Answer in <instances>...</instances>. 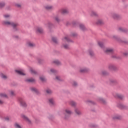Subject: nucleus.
<instances>
[{
	"mask_svg": "<svg viewBox=\"0 0 128 128\" xmlns=\"http://www.w3.org/2000/svg\"><path fill=\"white\" fill-rule=\"evenodd\" d=\"M2 24L4 26H12L13 28H16L18 26V23H14L8 20H4L2 22Z\"/></svg>",
	"mask_w": 128,
	"mask_h": 128,
	"instance_id": "nucleus-1",
	"label": "nucleus"
},
{
	"mask_svg": "<svg viewBox=\"0 0 128 128\" xmlns=\"http://www.w3.org/2000/svg\"><path fill=\"white\" fill-rule=\"evenodd\" d=\"M62 46L66 50H68L70 48V46L64 44L66 42H70V38L68 37V36H66L62 38Z\"/></svg>",
	"mask_w": 128,
	"mask_h": 128,
	"instance_id": "nucleus-2",
	"label": "nucleus"
},
{
	"mask_svg": "<svg viewBox=\"0 0 128 128\" xmlns=\"http://www.w3.org/2000/svg\"><path fill=\"white\" fill-rule=\"evenodd\" d=\"M72 114V112L70 110L67 108L64 110V118H68V116H70Z\"/></svg>",
	"mask_w": 128,
	"mask_h": 128,
	"instance_id": "nucleus-3",
	"label": "nucleus"
},
{
	"mask_svg": "<svg viewBox=\"0 0 128 128\" xmlns=\"http://www.w3.org/2000/svg\"><path fill=\"white\" fill-rule=\"evenodd\" d=\"M18 100L21 106H23L24 108H26V102H24V98H18Z\"/></svg>",
	"mask_w": 128,
	"mask_h": 128,
	"instance_id": "nucleus-4",
	"label": "nucleus"
},
{
	"mask_svg": "<svg viewBox=\"0 0 128 128\" xmlns=\"http://www.w3.org/2000/svg\"><path fill=\"white\" fill-rule=\"evenodd\" d=\"M103 50L106 54H112L114 52V49L112 48H104Z\"/></svg>",
	"mask_w": 128,
	"mask_h": 128,
	"instance_id": "nucleus-5",
	"label": "nucleus"
},
{
	"mask_svg": "<svg viewBox=\"0 0 128 128\" xmlns=\"http://www.w3.org/2000/svg\"><path fill=\"white\" fill-rule=\"evenodd\" d=\"M108 68L110 70H118V67L114 64H110L108 65Z\"/></svg>",
	"mask_w": 128,
	"mask_h": 128,
	"instance_id": "nucleus-6",
	"label": "nucleus"
},
{
	"mask_svg": "<svg viewBox=\"0 0 128 128\" xmlns=\"http://www.w3.org/2000/svg\"><path fill=\"white\" fill-rule=\"evenodd\" d=\"M21 116L22 118H24V120L28 124H32V121L30 120V119L28 117H26V116L25 115L22 114Z\"/></svg>",
	"mask_w": 128,
	"mask_h": 128,
	"instance_id": "nucleus-7",
	"label": "nucleus"
},
{
	"mask_svg": "<svg viewBox=\"0 0 128 128\" xmlns=\"http://www.w3.org/2000/svg\"><path fill=\"white\" fill-rule=\"evenodd\" d=\"M80 72L82 74L90 72V68H81L79 70Z\"/></svg>",
	"mask_w": 128,
	"mask_h": 128,
	"instance_id": "nucleus-8",
	"label": "nucleus"
},
{
	"mask_svg": "<svg viewBox=\"0 0 128 128\" xmlns=\"http://www.w3.org/2000/svg\"><path fill=\"white\" fill-rule=\"evenodd\" d=\"M15 72L16 74H20V76H26V73L22 70H16Z\"/></svg>",
	"mask_w": 128,
	"mask_h": 128,
	"instance_id": "nucleus-9",
	"label": "nucleus"
},
{
	"mask_svg": "<svg viewBox=\"0 0 128 128\" xmlns=\"http://www.w3.org/2000/svg\"><path fill=\"white\" fill-rule=\"evenodd\" d=\"M120 16V14L116 13H112L111 14V18H114V20H118Z\"/></svg>",
	"mask_w": 128,
	"mask_h": 128,
	"instance_id": "nucleus-10",
	"label": "nucleus"
},
{
	"mask_svg": "<svg viewBox=\"0 0 128 128\" xmlns=\"http://www.w3.org/2000/svg\"><path fill=\"white\" fill-rule=\"evenodd\" d=\"M114 96L115 98H120L121 100L124 98V96L120 94H118V93L114 94Z\"/></svg>",
	"mask_w": 128,
	"mask_h": 128,
	"instance_id": "nucleus-11",
	"label": "nucleus"
},
{
	"mask_svg": "<svg viewBox=\"0 0 128 128\" xmlns=\"http://www.w3.org/2000/svg\"><path fill=\"white\" fill-rule=\"evenodd\" d=\"M48 104H50L51 106H54V98H49L48 99Z\"/></svg>",
	"mask_w": 128,
	"mask_h": 128,
	"instance_id": "nucleus-12",
	"label": "nucleus"
},
{
	"mask_svg": "<svg viewBox=\"0 0 128 128\" xmlns=\"http://www.w3.org/2000/svg\"><path fill=\"white\" fill-rule=\"evenodd\" d=\"M80 28L81 30H83V32H84V30H86V26H84V24H80Z\"/></svg>",
	"mask_w": 128,
	"mask_h": 128,
	"instance_id": "nucleus-13",
	"label": "nucleus"
},
{
	"mask_svg": "<svg viewBox=\"0 0 128 128\" xmlns=\"http://www.w3.org/2000/svg\"><path fill=\"white\" fill-rule=\"evenodd\" d=\"M112 118L113 120H120L122 118V116L118 114L114 115Z\"/></svg>",
	"mask_w": 128,
	"mask_h": 128,
	"instance_id": "nucleus-14",
	"label": "nucleus"
},
{
	"mask_svg": "<svg viewBox=\"0 0 128 128\" xmlns=\"http://www.w3.org/2000/svg\"><path fill=\"white\" fill-rule=\"evenodd\" d=\"M61 12L63 14H68V10L66 8H62L61 10Z\"/></svg>",
	"mask_w": 128,
	"mask_h": 128,
	"instance_id": "nucleus-15",
	"label": "nucleus"
},
{
	"mask_svg": "<svg viewBox=\"0 0 128 128\" xmlns=\"http://www.w3.org/2000/svg\"><path fill=\"white\" fill-rule=\"evenodd\" d=\"M98 100L99 102H101V104H106V100L102 98H98Z\"/></svg>",
	"mask_w": 128,
	"mask_h": 128,
	"instance_id": "nucleus-16",
	"label": "nucleus"
},
{
	"mask_svg": "<svg viewBox=\"0 0 128 128\" xmlns=\"http://www.w3.org/2000/svg\"><path fill=\"white\" fill-rule=\"evenodd\" d=\"M53 63L55 64H56L57 66H60L62 65V62H60V60H54L53 61Z\"/></svg>",
	"mask_w": 128,
	"mask_h": 128,
	"instance_id": "nucleus-17",
	"label": "nucleus"
},
{
	"mask_svg": "<svg viewBox=\"0 0 128 128\" xmlns=\"http://www.w3.org/2000/svg\"><path fill=\"white\" fill-rule=\"evenodd\" d=\"M74 112L78 116H80V114H82V112H80V110L78 108H75Z\"/></svg>",
	"mask_w": 128,
	"mask_h": 128,
	"instance_id": "nucleus-18",
	"label": "nucleus"
},
{
	"mask_svg": "<svg viewBox=\"0 0 128 128\" xmlns=\"http://www.w3.org/2000/svg\"><path fill=\"white\" fill-rule=\"evenodd\" d=\"M36 32L38 34H43L44 33V30L40 28H38L36 29Z\"/></svg>",
	"mask_w": 128,
	"mask_h": 128,
	"instance_id": "nucleus-19",
	"label": "nucleus"
},
{
	"mask_svg": "<svg viewBox=\"0 0 128 128\" xmlns=\"http://www.w3.org/2000/svg\"><path fill=\"white\" fill-rule=\"evenodd\" d=\"M69 104L72 106H76V103L74 101L71 100L69 102Z\"/></svg>",
	"mask_w": 128,
	"mask_h": 128,
	"instance_id": "nucleus-20",
	"label": "nucleus"
},
{
	"mask_svg": "<svg viewBox=\"0 0 128 128\" xmlns=\"http://www.w3.org/2000/svg\"><path fill=\"white\" fill-rule=\"evenodd\" d=\"M118 108H121V110L126 108V107L122 104H118Z\"/></svg>",
	"mask_w": 128,
	"mask_h": 128,
	"instance_id": "nucleus-21",
	"label": "nucleus"
},
{
	"mask_svg": "<svg viewBox=\"0 0 128 128\" xmlns=\"http://www.w3.org/2000/svg\"><path fill=\"white\" fill-rule=\"evenodd\" d=\"M90 15L91 16H98V14L96 13V12L94 11L91 12L90 13Z\"/></svg>",
	"mask_w": 128,
	"mask_h": 128,
	"instance_id": "nucleus-22",
	"label": "nucleus"
},
{
	"mask_svg": "<svg viewBox=\"0 0 128 128\" xmlns=\"http://www.w3.org/2000/svg\"><path fill=\"white\" fill-rule=\"evenodd\" d=\"M26 45L28 48H32V42L30 41H28L27 42Z\"/></svg>",
	"mask_w": 128,
	"mask_h": 128,
	"instance_id": "nucleus-23",
	"label": "nucleus"
},
{
	"mask_svg": "<svg viewBox=\"0 0 128 128\" xmlns=\"http://www.w3.org/2000/svg\"><path fill=\"white\" fill-rule=\"evenodd\" d=\"M9 92H10V96H16V92H14V90H10Z\"/></svg>",
	"mask_w": 128,
	"mask_h": 128,
	"instance_id": "nucleus-24",
	"label": "nucleus"
},
{
	"mask_svg": "<svg viewBox=\"0 0 128 128\" xmlns=\"http://www.w3.org/2000/svg\"><path fill=\"white\" fill-rule=\"evenodd\" d=\"M40 80H41V82H46V78H44V76H40Z\"/></svg>",
	"mask_w": 128,
	"mask_h": 128,
	"instance_id": "nucleus-25",
	"label": "nucleus"
},
{
	"mask_svg": "<svg viewBox=\"0 0 128 128\" xmlns=\"http://www.w3.org/2000/svg\"><path fill=\"white\" fill-rule=\"evenodd\" d=\"M0 98H8V95L5 93H0Z\"/></svg>",
	"mask_w": 128,
	"mask_h": 128,
	"instance_id": "nucleus-26",
	"label": "nucleus"
},
{
	"mask_svg": "<svg viewBox=\"0 0 128 128\" xmlns=\"http://www.w3.org/2000/svg\"><path fill=\"white\" fill-rule=\"evenodd\" d=\"M97 24H104V21L102 20H98L96 22Z\"/></svg>",
	"mask_w": 128,
	"mask_h": 128,
	"instance_id": "nucleus-27",
	"label": "nucleus"
},
{
	"mask_svg": "<svg viewBox=\"0 0 128 128\" xmlns=\"http://www.w3.org/2000/svg\"><path fill=\"white\" fill-rule=\"evenodd\" d=\"M32 92H34V94H39L40 92H38V89H36V88H32Z\"/></svg>",
	"mask_w": 128,
	"mask_h": 128,
	"instance_id": "nucleus-28",
	"label": "nucleus"
},
{
	"mask_svg": "<svg viewBox=\"0 0 128 128\" xmlns=\"http://www.w3.org/2000/svg\"><path fill=\"white\" fill-rule=\"evenodd\" d=\"M52 40L54 42V44H58V39L56 37H52Z\"/></svg>",
	"mask_w": 128,
	"mask_h": 128,
	"instance_id": "nucleus-29",
	"label": "nucleus"
},
{
	"mask_svg": "<svg viewBox=\"0 0 128 128\" xmlns=\"http://www.w3.org/2000/svg\"><path fill=\"white\" fill-rule=\"evenodd\" d=\"M45 8H46V10H52V8H54V7L52 6H45Z\"/></svg>",
	"mask_w": 128,
	"mask_h": 128,
	"instance_id": "nucleus-30",
	"label": "nucleus"
},
{
	"mask_svg": "<svg viewBox=\"0 0 128 128\" xmlns=\"http://www.w3.org/2000/svg\"><path fill=\"white\" fill-rule=\"evenodd\" d=\"M98 44L100 48H104V43L102 42H98Z\"/></svg>",
	"mask_w": 128,
	"mask_h": 128,
	"instance_id": "nucleus-31",
	"label": "nucleus"
},
{
	"mask_svg": "<svg viewBox=\"0 0 128 128\" xmlns=\"http://www.w3.org/2000/svg\"><path fill=\"white\" fill-rule=\"evenodd\" d=\"M0 76L4 80H6L8 78V76H6L4 74H0Z\"/></svg>",
	"mask_w": 128,
	"mask_h": 128,
	"instance_id": "nucleus-32",
	"label": "nucleus"
},
{
	"mask_svg": "<svg viewBox=\"0 0 128 128\" xmlns=\"http://www.w3.org/2000/svg\"><path fill=\"white\" fill-rule=\"evenodd\" d=\"M118 30H119V32H126V29L124 28H122V27H120V28H118Z\"/></svg>",
	"mask_w": 128,
	"mask_h": 128,
	"instance_id": "nucleus-33",
	"label": "nucleus"
},
{
	"mask_svg": "<svg viewBox=\"0 0 128 128\" xmlns=\"http://www.w3.org/2000/svg\"><path fill=\"white\" fill-rule=\"evenodd\" d=\"M6 6V4L4 2H0V8H2Z\"/></svg>",
	"mask_w": 128,
	"mask_h": 128,
	"instance_id": "nucleus-34",
	"label": "nucleus"
},
{
	"mask_svg": "<svg viewBox=\"0 0 128 128\" xmlns=\"http://www.w3.org/2000/svg\"><path fill=\"white\" fill-rule=\"evenodd\" d=\"M56 80L58 82L62 80V78H60V76H56Z\"/></svg>",
	"mask_w": 128,
	"mask_h": 128,
	"instance_id": "nucleus-35",
	"label": "nucleus"
},
{
	"mask_svg": "<svg viewBox=\"0 0 128 128\" xmlns=\"http://www.w3.org/2000/svg\"><path fill=\"white\" fill-rule=\"evenodd\" d=\"M55 72H56V71L54 69H50V74H55Z\"/></svg>",
	"mask_w": 128,
	"mask_h": 128,
	"instance_id": "nucleus-36",
	"label": "nucleus"
},
{
	"mask_svg": "<svg viewBox=\"0 0 128 128\" xmlns=\"http://www.w3.org/2000/svg\"><path fill=\"white\" fill-rule=\"evenodd\" d=\"M26 82H32V78H28L26 80Z\"/></svg>",
	"mask_w": 128,
	"mask_h": 128,
	"instance_id": "nucleus-37",
	"label": "nucleus"
},
{
	"mask_svg": "<svg viewBox=\"0 0 128 128\" xmlns=\"http://www.w3.org/2000/svg\"><path fill=\"white\" fill-rule=\"evenodd\" d=\"M14 126L16 128H22V126L20 125V124L18 123H16L14 124Z\"/></svg>",
	"mask_w": 128,
	"mask_h": 128,
	"instance_id": "nucleus-38",
	"label": "nucleus"
},
{
	"mask_svg": "<svg viewBox=\"0 0 128 128\" xmlns=\"http://www.w3.org/2000/svg\"><path fill=\"white\" fill-rule=\"evenodd\" d=\"M4 18H10V15L8 14H4Z\"/></svg>",
	"mask_w": 128,
	"mask_h": 128,
	"instance_id": "nucleus-39",
	"label": "nucleus"
},
{
	"mask_svg": "<svg viewBox=\"0 0 128 128\" xmlns=\"http://www.w3.org/2000/svg\"><path fill=\"white\" fill-rule=\"evenodd\" d=\"M89 54L91 56H94V54L92 50H89Z\"/></svg>",
	"mask_w": 128,
	"mask_h": 128,
	"instance_id": "nucleus-40",
	"label": "nucleus"
},
{
	"mask_svg": "<svg viewBox=\"0 0 128 128\" xmlns=\"http://www.w3.org/2000/svg\"><path fill=\"white\" fill-rule=\"evenodd\" d=\"M72 86H78V83L74 81L72 83Z\"/></svg>",
	"mask_w": 128,
	"mask_h": 128,
	"instance_id": "nucleus-41",
	"label": "nucleus"
},
{
	"mask_svg": "<svg viewBox=\"0 0 128 128\" xmlns=\"http://www.w3.org/2000/svg\"><path fill=\"white\" fill-rule=\"evenodd\" d=\"M46 92L47 94H52V90H50V89H48L46 90Z\"/></svg>",
	"mask_w": 128,
	"mask_h": 128,
	"instance_id": "nucleus-42",
	"label": "nucleus"
},
{
	"mask_svg": "<svg viewBox=\"0 0 128 128\" xmlns=\"http://www.w3.org/2000/svg\"><path fill=\"white\" fill-rule=\"evenodd\" d=\"M38 62L40 64H42V62H44V60H42V59H38Z\"/></svg>",
	"mask_w": 128,
	"mask_h": 128,
	"instance_id": "nucleus-43",
	"label": "nucleus"
},
{
	"mask_svg": "<svg viewBox=\"0 0 128 128\" xmlns=\"http://www.w3.org/2000/svg\"><path fill=\"white\" fill-rule=\"evenodd\" d=\"M55 20H56V22H60V18H58V16H56L55 17Z\"/></svg>",
	"mask_w": 128,
	"mask_h": 128,
	"instance_id": "nucleus-44",
	"label": "nucleus"
},
{
	"mask_svg": "<svg viewBox=\"0 0 128 128\" xmlns=\"http://www.w3.org/2000/svg\"><path fill=\"white\" fill-rule=\"evenodd\" d=\"M112 38H114V40H118V36H113Z\"/></svg>",
	"mask_w": 128,
	"mask_h": 128,
	"instance_id": "nucleus-45",
	"label": "nucleus"
},
{
	"mask_svg": "<svg viewBox=\"0 0 128 128\" xmlns=\"http://www.w3.org/2000/svg\"><path fill=\"white\" fill-rule=\"evenodd\" d=\"M102 74H103L104 76H106V74L107 72L106 71V70H103L102 72Z\"/></svg>",
	"mask_w": 128,
	"mask_h": 128,
	"instance_id": "nucleus-46",
	"label": "nucleus"
},
{
	"mask_svg": "<svg viewBox=\"0 0 128 128\" xmlns=\"http://www.w3.org/2000/svg\"><path fill=\"white\" fill-rule=\"evenodd\" d=\"M17 8H20V6H22V5H20V4H15Z\"/></svg>",
	"mask_w": 128,
	"mask_h": 128,
	"instance_id": "nucleus-47",
	"label": "nucleus"
},
{
	"mask_svg": "<svg viewBox=\"0 0 128 128\" xmlns=\"http://www.w3.org/2000/svg\"><path fill=\"white\" fill-rule=\"evenodd\" d=\"M50 26H52V23L50 22H48V24H46V26H48V28H50Z\"/></svg>",
	"mask_w": 128,
	"mask_h": 128,
	"instance_id": "nucleus-48",
	"label": "nucleus"
},
{
	"mask_svg": "<svg viewBox=\"0 0 128 128\" xmlns=\"http://www.w3.org/2000/svg\"><path fill=\"white\" fill-rule=\"evenodd\" d=\"M78 36V34H76V33H72V36Z\"/></svg>",
	"mask_w": 128,
	"mask_h": 128,
	"instance_id": "nucleus-49",
	"label": "nucleus"
},
{
	"mask_svg": "<svg viewBox=\"0 0 128 128\" xmlns=\"http://www.w3.org/2000/svg\"><path fill=\"white\" fill-rule=\"evenodd\" d=\"M32 74H37L36 71L33 70Z\"/></svg>",
	"mask_w": 128,
	"mask_h": 128,
	"instance_id": "nucleus-50",
	"label": "nucleus"
},
{
	"mask_svg": "<svg viewBox=\"0 0 128 128\" xmlns=\"http://www.w3.org/2000/svg\"><path fill=\"white\" fill-rule=\"evenodd\" d=\"M91 128H96V125L94 124H92L90 125Z\"/></svg>",
	"mask_w": 128,
	"mask_h": 128,
	"instance_id": "nucleus-51",
	"label": "nucleus"
},
{
	"mask_svg": "<svg viewBox=\"0 0 128 128\" xmlns=\"http://www.w3.org/2000/svg\"><path fill=\"white\" fill-rule=\"evenodd\" d=\"M124 56H128V52H124Z\"/></svg>",
	"mask_w": 128,
	"mask_h": 128,
	"instance_id": "nucleus-52",
	"label": "nucleus"
},
{
	"mask_svg": "<svg viewBox=\"0 0 128 128\" xmlns=\"http://www.w3.org/2000/svg\"><path fill=\"white\" fill-rule=\"evenodd\" d=\"M4 104V101L0 100V104Z\"/></svg>",
	"mask_w": 128,
	"mask_h": 128,
	"instance_id": "nucleus-53",
	"label": "nucleus"
},
{
	"mask_svg": "<svg viewBox=\"0 0 128 128\" xmlns=\"http://www.w3.org/2000/svg\"><path fill=\"white\" fill-rule=\"evenodd\" d=\"M14 38H16H16H18V36H14Z\"/></svg>",
	"mask_w": 128,
	"mask_h": 128,
	"instance_id": "nucleus-54",
	"label": "nucleus"
},
{
	"mask_svg": "<svg viewBox=\"0 0 128 128\" xmlns=\"http://www.w3.org/2000/svg\"><path fill=\"white\" fill-rule=\"evenodd\" d=\"M6 120H10V118H8V117H7L6 118H5Z\"/></svg>",
	"mask_w": 128,
	"mask_h": 128,
	"instance_id": "nucleus-55",
	"label": "nucleus"
},
{
	"mask_svg": "<svg viewBox=\"0 0 128 128\" xmlns=\"http://www.w3.org/2000/svg\"><path fill=\"white\" fill-rule=\"evenodd\" d=\"M111 82L112 83H114L116 82V81L114 80H112L111 81Z\"/></svg>",
	"mask_w": 128,
	"mask_h": 128,
	"instance_id": "nucleus-56",
	"label": "nucleus"
},
{
	"mask_svg": "<svg viewBox=\"0 0 128 128\" xmlns=\"http://www.w3.org/2000/svg\"><path fill=\"white\" fill-rule=\"evenodd\" d=\"M34 82V80L33 79L32 80V82Z\"/></svg>",
	"mask_w": 128,
	"mask_h": 128,
	"instance_id": "nucleus-57",
	"label": "nucleus"
},
{
	"mask_svg": "<svg viewBox=\"0 0 128 128\" xmlns=\"http://www.w3.org/2000/svg\"><path fill=\"white\" fill-rule=\"evenodd\" d=\"M118 42H120V41L118 40Z\"/></svg>",
	"mask_w": 128,
	"mask_h": 128,
	"instance_id": "nucleus-58",
	"label": "nucleus"
}]
</instances>
